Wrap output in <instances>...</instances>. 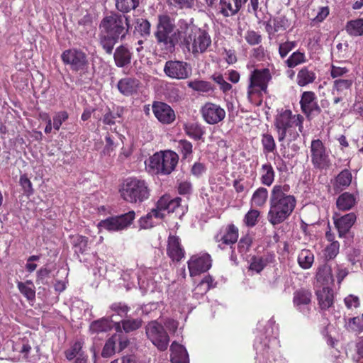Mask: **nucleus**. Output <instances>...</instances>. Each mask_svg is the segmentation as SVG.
<instances>
[{"mask_svg": "<svg viewBox=\"0 0 363 363\" xmlns=\"http://www.w3.org/2000/svg\"><path fill=\"white\" fill-rule=\"evenodd\" d=\"M177 191L180 195H189L192 191V184L187 180L179 182L177 186Z\"/></svg>", "mask_w": 363, "mask_h": 363, "instance_id": "e2e57ef3", "label": "nucleus"}, {"mask_svg": "<svg viewBox=\"0 0 363 363\" xmlns=\"http://www.w3.org/2000/svg\"><path fill=\"white\" fill-rule=\"evenodd\" d=\"M69 118V114L66 111L57 112L53 116V128L59 130L62 123L65 122Z\"/></svg>", "mask_w": 363, "mask_h": 363, "instance_id": "13d9d810", "label": "nucleus"}, {"mask_svg": "<svg viewBox=\"0 0 363 363\" xmlns=\"http://www.w3.org/2000/svg\"><path fill=\"white\" fill-rule=\"evenodd\" d=\"M239 236V230L238 228L233 223L228 224L225 230L222 231V230L217 233L214 240L217 242H221L222 244L226 245H232L235 244L238 241Z\"/></svg>", "mask_w": 363, "mask_h": 363, "instance_id": "412c9836", "label": "nucleus"}, {"mask_svg": "<svg viewBox=\"0 0 363 363\" xmlns=\"http://www.w3.org/2000/svg\"><path fill=\"white\" fill-rule=\"evenodd\" d=\"M61 60L65 66L80 77L88 72L89 59L86 53L79 48H69L61 54Z\"/></svg>", "mask_w": 363, "mask_h": 363, "instance_id": "1a4fd4ad", "label": "nucleus"}, {"mask_svg": "<svg viewBox=\"0 0 363 363\" xmlns=\"http://www.w3.org/2000/svg\"><path fill=\"white\" fill-rule=\"evenodd\" d=\"M176 30L175 21L167 14L158 16V21L155 32V37L157 45L163 50L164 54L172 53L174 51L177 43L178 31Z\"/></svg>", "mask_w": 363, "mask_h": 363, "instance_id": "20e7f679", "label": "nucleus"}, {"mask_svg": "<svg viewBox=\"0 0 363 363\" xmlns=\"http://www.w3.org/2000/svg\"><path fill=\"white\" fill-rule=\"evenodd\" d=\"M17 288L21 294L29 302H33L35 300V287L34 284L30 280H27L24 282L18 281Z\"/></svg>", "mask_w": 363, "mask_h": 363, "instance_id": "2f4dec72", "label": "nucleus"}, {"mask_svg": "<svg viewBox=\"0 0 363 363\" xmlns=\"http://www.w3.org/2000/svg\"><path fill=\"white\" fill-rule=\"evenodd\" d=\"M310 156L311 163L315 169H328L331 162L327 147L320 139H313L311 143Z\"/></svg>", "mask_w": 363, "mask_h": 363, "instance_id": "9d476101", "label": "nucleus"}, {"mask_svg": "<svg viewBox=\"0 0 363 363\" xmlns=\"http://www.w3.org/2000/svg\"><path fill=\"white\" fill-rule=\"evenodd\" d=\"M73 240L74 241V247L78 252L83 254L86 250L89 238L84 235H77L73 237Z\"/></svg>", "mask_w": 363, "mask_h": 363, "instance_id": "4d7b16f0", "label": "nucleus"}, {"mask_svg": "<svg viewBox=\"0 0 363 363\" xmlns=\"http://www.w3.org/2000/svg\"><path fill=\"white\" fill-rule=\"evenodd\" d=\"M151 24L147 19L140 18L135 22V33L139 34L142 37L147 38L150 35Z\"/></svg>", "mask_w": 363, "mask_h": 363, "instance_id": "79ce46f5", "label": "nucleus"}, {"mask_svg": "<svg viewBox=\"0 0 363 363\" xmlns=\"http://www.w3.org/2000/svg\"><path fill=\"white\" fill-rule=\"evenodd\" d=\"M312 297L311 290L301 288L293 294V304L298 311L307 315L311 311Z\"/></svg>", "mask_w": 363, "mask_h": 363, "instance_id": "6ab92c4d", "label": "nucleus"}, {"mask_svg": "<svg viewBox=\"0 0 363 363\" xmlns=\"http://www.w3.org/2000/svg\"><path fill=\"white\" fill-rule=\"evenodd\" d=\"M318 304L322 311H326L332 307L334 304V292L333 290L328 287L324 286L315 291Z\"/></svg>", "mask_w": 363, "mask_h": 363, "instance_id": "4be33fe9", "label": "nucleus"}, {"mask_svg": "<svg viewBox=\"0 0 363 363\" xmlns=\"http://www.w3.org/2000/svg\"><path fill=\"white\" fill-rule=\"evenodd\" d=\"M252 244V238L249 234L241 237L238 243V250L239 252L241 254L247 253L250 250Z\"/></svg>", "mask_w": 363, "mask_h": 363, "instance_id": "3c124183", "label": "nucleus"}, {"mask_svg": "<svg viewBox=\"0 0 363 363\" xmlns=\"http://www.w3.org/2000/svg\"><path fill=\"white\" fill-rule=\"evenodd\" d=\"M140 84L136 78L128 77L118 82L117 88L121 94L128 96L137 93Z\"/></svg>", "mask_w": 363, "mask_h": 363, "instance_id": "393cba45", "label": "nucleus"}, {"mask_svg": "<svg viewBox=\"0 0 363 363\" xmlns=\"http://www.w3.org/2000/svg\"><path fill=\"white\" fill-rule=\"evenodd\" d=\"M145 333L151 342L160 351L167 349L169 337L163 325L154 320L148 323L145 327Z\"/></svg>", "mask_w": 363, "mask_h": 363, "instance_id": "9b49d317", "label": "nucleus"}, {"mask_svg": "<svg viewBox=\"0 0 363 363\" xmlns=\"http://www.w3.org/2000/svg\"><path fill=\"white\" fill-rule=\"evenodd\" d=\"M352 173L350 170L345 169L341 171L335 177L333 184L334 189L336 191H342L349 186L352 182Z\"/></svg>", "mask_w": 363, "mask_h": 363, "instance_id": "c756f323", "label": "nucleus"}, {"mask_svg": "<svg viewBox=\"0 0 363 363\" xmlns=\"http://www.w3.org/2000/svg\"><path fill=\"white\" fill-rule=\"evenodd\" d=\"M274 257L272 255L261 257L253 256L251 259L250 269L257 273H260L264 267L274 261Z\"/></svg>", "mask_w": 363, "mask_h": 363, "instance_id": "7c9ffc66", "label": "nucleus"}, {"mask_svg": "<svg viewBox=\"0 0 363 363\" xmlns=\"http://www.w3.org/2000/svg\"><path fill=\"white\" fill-rule=\"evenodd\" d=\"M272 76L268 68L255 69L249 76L247 87V97L252 104H257L262 101L264 94L267 93V89Z\"/></svg>", "mask_w": 363, "mask_h": 363, "instance_id": "6e6552de", "label": "nucleus"}, {"mask_svg": "<svg viewBox=\"0 0 363 363\" xmlns=\"http://www.w3.org/2000/svg\"><path fill=\"white\" fill-rule=\"evenodd\" d=\"M82 349V343L80 341H76L72 347L65 352V357L68 360H72L77 355L79 356L80 351Z\"/></svg>", "mask_w": 363, "mask_h": 363, "instance_id": "6e6d98bb", "label": "nucleus"}, {"mask_svg": "<svg viewBox=\"0 0 363 363\" xmlns=\"http://www.w3.org/2000/svg\"><path fill=\"white\" fill-rule=\"evenodd\" d=\"M184 130L186 135L194 140H199L202 139L205 134L203 127L198 123H191L184 125Z\"/></svg>", "mask_w": 363, "mask_h": 363, "instance_id": "72a5a7b5", "label": "nucleus"}, {"mask_svg": "<svg viewBox=\"0 0 363 363\" xmlns=\"http://www.w3.org/2000/svg\"><path fill=\"white\" fill-rule=\"evenodd\" d=\"M356 219V215L354 213H350L334 220L340 238H343L347 234L354 224Z\"/></svg>", "mask_w": 363, "mask_h": 363, "instance_id": "5701e85b", "label": "nucleus"}, {"mask_svg": "<svg viewBox=\"0 0 363 363\" xmlns=\"http://www.w3.org/2000/svg\"><path fill=\"white\" fill-rule=\"evenodd\" d=\"M272 23L274 30H275L277 33L284 31L289 26L288 19L284 16L273 19Z\"/></svg>", "mask_w": 363, "mask_h": 363, "instance_id": "bf43d9fd", "label": "nucleus"}, {"mask_svg": "<svg viewBox=\"0 0 363 363\" xmlns=\"http://www.w3.org/2000/svg\"><path fill=\"white\" fill-rule=\"evenodd\" d=\"M177 149L182 155V160L189 159L193 154V145L186 139H181L177 141Z\"/></svg>", "mask_w": 363, "mask_h": 363, "instance_id": "a19ab883", "label": "nucleus"}, {"mask_svg": "<svg viewBox=\"0 0 363 363\" xmlns=\"http://www.w3.org/2000/svg\"><path fill=\"white\" fill-rule=\"evenodd\" d=\"M304 118L301 114L293 115L289 109H282L274 118V125L277 133L279 142H283L289 136L291 140H295L299 137V133L294 127L298 128V131H303Z\"/></svg>", "mask_w": 363, "mask_h": 363, "instance_id": "7ed1b4c3", "label": "nucleus"}, {"mask_svg": "<svg viewBox=\"0 0 363 363\" xmlns=\"http://www.w3.org/2000/svg\"><path fill=\"white\" fill-rule=\"evenodd\" d=\"M187 85L189 88L198 92L207 93L213 90L211 83L203 80L195 79L189 82Z\"/></svg>", "mask_w": 363, "mask_h": 363, "instance_id": "a18cd8bd", "label": "nucleus"}, {"mask_svg": "<svg viewBox=\"0 0 363 363\" xmlns=\"http://www.w3.org/2000/svg\"><path fill=\"white\" fill-rule=\"evenodd\" d=\"M178 37L182 39V43L194 55L206 52L211 45V36L206 30L187 24L184 28L181 27Z\"/></svg>", "mask_w": 363, "mask_h": 363, "instance_id": "39448f33", "label": "nucleus"}, {"mask_svg": "<svg viewBox=\"0 0 363 363\" xmlns=\"http://www.w3.org/2000/svg\"><path fill=\"white\" fill-rule=\"evenodd\" d=\"M248 0H220L218 4L219 12L225 17L235 15ZM250 5L254 12H256L259 6L258 0H250Z\"/></svg>", "mask_w": 363, "mask_h": 363, "instance_id": "dca6fc26", "label": "nucleus"}, {"mask_svg": "<svg viewBox=\"0 0 363 363\" xmlns=\"http://www.w3.org/2000/svg\"><path fill=\"white\" fill-rule=\"evenodd\" d=\"M260 183L265 186H271L275 180L276 173L273 166L269 162L262 164L259 170Z\"/></svg>", "mask_w": 363, "mask_h": 363, "instance_id": "cd10ccee", "label": "nucleus"}, {"mask_svg": "<svg viewBox=\"0 0 363 363\" xmlns=\"http://www.w3.org/2000/svg\"><path fill=\"white\" fill-rule=\"evenodd\" d=\"M111 328V323L106 318H101L93 321L89 326V330L91 333H105Z\"/></svg>", "mask_w": 363, "mask_h": 363, "instance_id": "4c0bfd02", "label": "nucleus"}, {"mask_svg": "<svg viewBox=\"0 0 363 363\" xmlns=\"http://www.w3.org/2000/svg\"><path fill=\"white\" fill-rule=\"evenodd\" d=\"M135 218L134 211L116 216H111L101 220L98 226L108 231H121L129 227Z\"/></svg>", "mask_w": 363, "mask_h": 363, "instance_id": "f8f14e48", "label": "nucleus"}, {"mask_svg": "<svg viewBox=\"0 0 363 363\" xmlns=\"http://www.w3.org/2000/svg\"><path fill=\"white\" fill-rule=\"evenodd\" d=\"M203 121L210 125H216L223 121L225 118V111L220 105L206 102L200 110Z\"/></svg>", "mask_w": 363, "mask_h": 363, "instance_id": "2eb2a0df", "label": "nucleus"}, {"mask_svg": "<svg viewBox=\"0 0 363 363\" xmlns=\"http://www.w3.org/2000/svg\"><path fill=\"white\" fill-rule=\"evenodd\" d=\"M268 198V190L264 186H259L252 194L250 199L251 206L262 208L266 205Z\"/></svg>", "mask_w": 363, "mask_h": 363, "instance_id": "c85d7f7f", "label": "nucleus"}, {"mask_svg": "<svg viewBox=\"0 0 363 363\" xmlns=\"http://www.w3.org/2000/svg\"><path fill=\"white\" fill-rule=\"evenodd\" d=\"M354 203L355 199L354 196L347 192L340 195L336 201L337 208L341 211H348L351 209Z\"/></svg>", "mask_w": 363, "mask_h": 363, "instance_id": "e433bc0d", "label": "nucleus"}, {"mask_svg": "<svg viewBox=\"0 0 363 363\" xmlns=\"http://www.w3.org/2000/svg\"><path fill=\"white\" fill-rule=\"evenodd\" d=\"M130 28V17L118 12H111L100 22L99 43L104 52L111 55L119 40L126 38Z\"/></svg>", "mask_w": 363, "mask_h": 363, "instance_id": "f257e3e1", "label": "nucleus"}, {"mask_svg": "<svg viewBox=\"0 0 363 363\" xmlns=\"http://www.w3.org/2000/svg\"><path fill=\"white\" fill-rule=\"evenodd\" d=\"M315 78V73L313 70L308 67H303L298 72L296 82L298 86H305L313 83Z\"/></svg>", "mask_w": 363, "mask_h": 363, "instance_id": "473e14b6", "label": "nucleus"}, {"mask_svg": "<svg viewBox=\"0 0 363 363\" xmlns=\"http://www.w3.org/2000/svg\"><path fill=\"white\" fill-rule=\"evenodd\" d=\"M330 9L328 6L320 7L316 16L313 18L312 23L314 24L323 22L329 15Z\"/></svg>", "mask_w": 363, "mask_h": 363, "instance_id": "0e129e2a", "label": "nucleus"}, {"mask_svg": "<svg viewBox=\"0 0 363 363\" xmlns=\"http://www.w3.org/2000/svg\"><path fill=\"white\" fill-rule=\"evenodd\" d=\"M339 242H333V243L327 245L323 252L325 259L328 261L333 259L339 253Z\"/></svg>", "mask_w": 363, "mask_h": 363, "instance_id": "de8ad7c7", "label": "nucleus"}, {"mask_svg": "<svg viewBox=\"0 0 363 363\" xmlns=\"http://www.w3.org/2000/svg\"><path fill=\"white\" fill-rule=\"evenodd\" d=\"M191 67L186 62L180 60H168L164 67V74L169 78L186 79L191 74Z\"/></svg>", "mask_w": 363, "mask_h": 363, "instance_id": "4468645a", "label": "nucleus"}, {"mask_svg": "<svg viewBox=\"0 0 363 363\" xmlns=\"http://www.w3.org/2000/svg\"><path fill=\"white\" fill-rule=\"evenodd\" d=\"M212 259L209 254L195 255L188 261V269L191 277L207 272L211 267Z\"/></svg>", "mask_w": 363, "mask_h": 363, "instance_id": "f3484780", "label": "nucleus"}, {"mask_svg": "<svg viewBox=\"0 0 363 363\" xmlns=\"http://www.w3.org/2000/svg\"><path fill=\"white\" fill-rule=\"evenodd\" d=\"M345 29L352 37L363 35V18L347 21Z\"/></svg>", "mask_w": 363, "mask_h": 363, "instance_id": "f704fd0d", "label": "nucleus"}, {"mask_svg": "<svg viewBox=\"0 0 363 363\" xmlns=\"http://www.w3.org/2000/svg\"><path fill=\"white\" fill-rule=\"evenodd\" d=\"M298 265L303 269H310L314 262V255L308 249H303L298 255Z\"/></svg>", "mask_w": 363, "mask_h": 363, "instance_id": "c9c22d12", "label": "nucleus"}, {"mask_svg": "<svg viewBox=\"0 0 363 363\" xmlns=\"http://www.w3.org/2000/svg\"><path fill=\"white\" fill-rule=\"evenodd\" d=\"M152 110L155 118L162 124H171L176 119L174 111L164 102L154 101L152 105Z\"/></svg>", "mask_w": 363, "mask_h": 363, "instance_id": "a211bd4d", "label": "nucleus"}, {"mask_svg": "<svg viewBox=\"0 0 363 363\" xmlns=\"http://www.w3.org/2000/svg\"><path fill=\"white\" fill-rule=\"evenodd\" d=\"M348 325L353 331H359L363 330V323H362V319L360 317H354L350 318Z\"/></svg>", "mask_w": 363, "mask_h": 363, "instance_id": "69168bd1", "label": "nucleus"}, {"mask_svg": "<svg viewBox=\"0 0 363 363\" xmlns=\"http://www.w3.org/2000/svg\"><path fill=\"white\" fill-rule=\"evenodd\" d=\"M296 199L291 194V186L286 183L273 186L269 194V209L267 220L273 226L288 220L296 206Z\"/></svg>", "mask_w": 363, "mask_h": 363, "instance_id": "f03ea898", "label": "nucleus"}, {"mask_svg": "<svg viewBox=\"0 0 363 363\" xmlns=\"http://www.w3.org/2000/svg\"><path fill=\"white\" fill-rule=\"evenodd\" d=\"M19 183L22 186L25 194L28 195H31L33 194L32 183L26 174L21 175Z\"/></svg>", "mask_w": 363, "mask_h": 363, "instance_id": "680f3d73", "label": "nucleus"}, {"mask_svg": "<svg viewBox=\"0 0 363 363\" xmlns=\"http://www.w3.org/2000/svg\"><path fill=\"white\" fill-rule=\"evenodd\" d=\"M116 337V335H113L106 340L101 352L103 357H109L115 353Z\"/></svg>", "mask_w": 363, "mask_h": 363, "instance_id": "49530a36", "label": "nucleus"}, {"mask_svg": "<svg viewBox=\"0 0 363 363\" xmlns=\"http://www.w3.org/2000/svg\"><path fill=\"white\" fill-rule=\"evenodd\" d=\"M143 320L140 318H131L126 317L121 322L115 324V329L117 332L124 331L129 333L140 328L143 325Z\"/></svg>", "mask_w": 363, "mask_h": 363, "instance_id": "a878e982", "label": "nucleus"}, {"mask_svg": "<svg viewBox=\"0 0 363 363\" xmlns=\"http://www.w3.org/2000/svg\"><path fill=\"white\" fill-rule=\"evenodd\" d=\"M261 144L264 154L273 153L277 150V145L273 135L271 133H263L261 135Z\"/></svg>", "mask_w": 363, "mask_h": 363, "instance_id": "ea45409f", "label": "nucleus"}, {"mask_svg": "<svg viewBox=\"0 0 363 363\" xmlns=\"http://www.w3.org/2000/svg\"><path fill=\"white\" fill-rule=\"evenodd\" d=\"M353 81L349 79H337L333 82L332 94L334 95L343 93L346 90L350 89Z\"/></svg>", "mask_w": 363, "mask_h": 363, "instance_id": "c03bdc74", "label": "nucleus"}, {"mask_svg": "<svg viewBox=\"0 0 363 363\" xmlns=\"http://www.w3.org/2000/svg\"><path fill=\"white\" fill-rule=\"evenodd\" d=\"M259 215L260 212L258 210L251 208L245 216V224L247 227H254L257 223Z\"/></svg>", "mask_w": 363, "mask_h": 363, "instance_id": "864d4df0", "label": "nucleus"}, {"mask_svg": "<svg viewBox=\"0 0 363 363\" xmlns=\"http://www.w3.org/2000/svg\"><path fill=\"white\" fill-rule=\"evenodd\" d=\"M306 62L307 58L305 52L297 50L285 60L284 63L289 68H294Z\"/></svg>", "mask_w": 363, "mask_h": 363, "instance_id": "58836bf2", "label": "nucleus"}, {"mask_svg": "<svg viewBox=\"0 0 363 363\" xmlns=\"http://www.w3.org/2000/svg\"><path fill=\"white\" fill-rule=\"evenodd\" d=\"M345 304L348 309L352 307L357 308L359 306V299L357 296L354 295H349L344 299Z\"/></svg>", "mask_w": 363, "mask_h": 363, "instance_id": "338daca9", "label": "nucleus"}, {"mask_svg": "<svg viewBox=\"0 0 363 363\" xmlns=\"http://www.w3.org/2000/svg\"><path fill=\"white\" fill-rule=\"evenodd\" d=\"M297 46L296 41L286 40L279 45V54L281 59L285 58L288 54Z\"/></svg>", "mask_w": 363, "mask_h": 363, "instance_id": "09e8293b", "label": "nucleus"}, {"mask_svg": "<svg viewBox=\"0 0 363 363\" xmlns=\"http://www.w3.org/2000/svg\"><path fill=\"white\" fill-rule=\"evenodd\" d=\"M185 250L181 239L176 235L169 234L167 238V255L172 262H180L185 257Z\"/></svg>", "mask_w": 363, "mask_h": 363, "instance_id": "aec40b11", "label": "nucleus"}, {"mask_svg": "<svg viewBox=\"0 0 363 363\" xmlns=\"http://www.w3.org/2000/svg\"><path fill=\"white\" fill-rule=\"evenodd\" d=\"M194 0H167L168 5L178 9H189L194 6Z\"/></svg>", "mask_w": 363, "mask_h": 363, "instance_id": "5fc2aeb1", "label": "nucleus"}, {"mask_svg": "<svg viewBox=\"0 0 363 363\" xmlns=\"http://www.w3.org/2000/svg\"><path fill=\"white\" fill-rule=\"evenodd\" d=\"M172 363H189V354L186 348L174 341L170 346Z\"/></svg>", "mask_w": 363, "mask_h": 363, "instance_id": "bb28decb", "label": "nucleus"}, {"mask_svg": "<svg viewBox=\"0 0 363 363\" xmlns=\"http://www.w3.org/2000/svg\"><path fill=\"white\" fill-rule=\"evenodd\" d=\"M349 71V69L346 67H340L332 64L330 66V73L333 79H336L347 74Z\"/></svg>", "mask_w": 363, "mask_h": 363, "instance_id": "052dcab7", "label": "nucleus"}, {"mask_svg": "<svg viewBox=\"0 0 363 363\" xmlns=\"http://www.w3.org/2000/svg\"><path fill=\"white\" fill-rule=\"evenodd\" d=\"M110 309L121 317H127L130 308L123 302H115L110 306Z\"/></svg>", "mask_w": 363, "mask_h": 363, "instance_id": "8fccbe9b", "label": "nucleus"}, {"mask_svg": "<svg viewBox=\"0 0 363 363\" xmlns=\"http://www.w3.org/2000/svg\"><path fill=\"white\" fill-rule=\"evenodd\" d=\"M179 155L173 150H161L154 153L145 162L147 172L156 175H169L176 168Z\"/></svg>", "mask_w": 363, "mask_h": 363, "instance_id": "423d86ee", "label": "nucleus"}, {"mask_svg": "<svg viewBox=\"0 0 363 363\" xmlns=\"http://www.w3.org/2000/svg\"><path fill=\"white\" fill-rule=\"evenodd\" d=\"M121 198L128 203L140 204L150 196L147 182L136 177L125 179L119 189Z\"/></svg>", "mask_w": 363, "mask_h": 363, "instance_id": "0eeeda50", "label": "nucleus"}, {"mask_svg": "<svg viewBox=\"0 0 363 363\" xmlns=\"http://www.w3.org/2000/svg\"><path fill=\"white\" fill-rule=\"evenodd\" d=\"M300 106L302 113L311 121L320 114L322 110L318 104V97L312 91H305L301 94Z\"/></svg>", "mask_w": 363, "mask_h": 363, "instance_id": "ddd939ff", "label": "nucleus"}, {"mask_svg": "<svg viewBox=\"0 0 363 363\" xmlns=\"http://www.w3.org/2000/svg\"><path fill=\"white\" fill-rule=\"evenodd\" d=\"M244 38L246 42L252 46L259 45L262 40L261 34L254 30H247Z\"/></svg>", "mask_w": 363, "mask_h": 363, "instance_id": "603ef678", "label": "nucleus"}, {"mask_svg": "<svg viewBox=\"0 0 363 363\" xmlns=\"http://www.w3.org/2000/svg\"><path fill=\"white\" fill-rule=\"evenodd\" d=\"M133 53L125 45L116 48L113 53L114 62L116 67L122 68L131 63Z\"/></svg>", "mask_w": 363, "mask_h": 363, "instance_id": "b1692460", "label": "nucleus"}, {"mask_svg": "<svg viewBox=\"0 0 363 363\" xmlns=\"http://www.w3.org/2000/svg\"><path fill=\"white\" fill-rule=\"evenodd\" d=\"M139 6V0H116V8L122 14L135 10Z\"/></svg>", "mask_w": 363, "mask_h": 363, "instance_id": "37998d69", "label": "nucleus"}, {"mask_svg": "<svg viewBox=\"0 0 363 363\" xmlns=\"http://www.w3.org/2000/svg\"><path fill=\"white\" fill-rule=\"evenodd\" d=\"M50 274V270L46 267H42L37 272V279L36 281L38 284H47L45 281V279L49 277Z\"/></svg>", "mask_w": 363, "mask_h": 363, "instance_id": "774afa93", "label": "nucleus"}]
</instances>
